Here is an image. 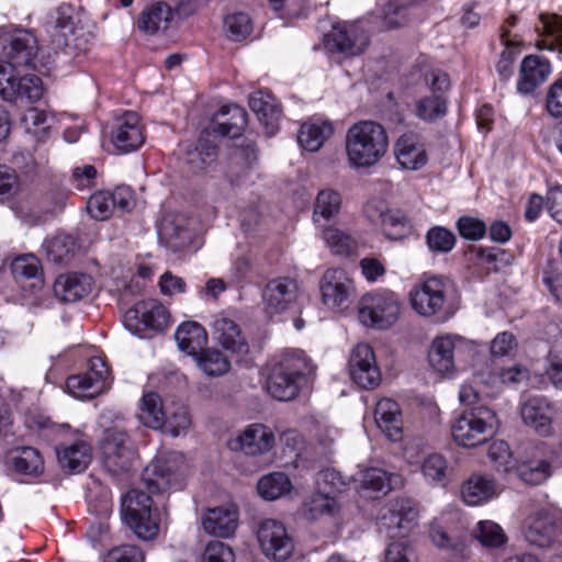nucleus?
Here are the masks:
<instances>
[{
    "mask_svg": "<svg viewBox=\"0 0 562 562\" xmlns=\"http://www.w3.org/2000/svg\"><path fill=\"white\" fill-rule=\"evenodd\" d=\"M166 422L161 429L173 437L186 432L191 426L189 409L183 403H171L166 406Z\"/></svg>",
    "mask_w": 562,
    "mask_h": 562,
    "instance_id": "obj_47",
    "label": "nucleus"
},
{
    "mask_svg": "<svg viewBox=\"0 0 562 562\" xmlns=\"http://www.w3.org/2000/svg\"><path fill=\"white\" fill-rule=\"evenodd\" d=\"M349 372L355 383L362 389H374L381 382V372L373 349L368 344H358L351 351Z\"/></svg>",
    "mask_w": 562,
    "mask_h": 562,
    "instance_id": "obj_15",
    "label": "nucleus"
},
{
    "mask_svg": "<svg viewBox=\"0 0 562 562\" xmlns=\"http://www.w3.org/2000/svg\"><path fill=\"white\" fill-rule=\"evenodd\" d=\"M109 369L104 361L94 357L90 359V368L87 373L68 378L67 389L71 395L78 398H93L106 387Z\"/></svg>",
    "mask_w": 562,
    "mask_h": 562,
    "instance_id": "obj_14",
    "label": "nucleus"
},
{
    "mask_svg": "<svg viewBox=\"0 0 562 562\" xmlns=\"http://www.w3.org/2000/svg\"><path fill=\"white\" fill-rule=\"evenodd\" d=\"M297 293L296 281L289 277H279L268 281L262 291L266 313L272 316L285 312L296 301Z\"/></svg>",
    "mask_w": 562,
    "mask_h": 562,
    "instance_id": "obj_16",
    "label": "nucleus"
},
{
    "mask_svg": "<svg viewBox=\"0 0 562 562\" xmlns=\"http://www.w3.org/2000/svg\"><path fill=\"white\" fill-rule=\"evenodd\" d=\"M536 30L541 35L537 42L539 49L562 53V15L540 13Z\"/></svg>",
    "mask_w": 562,
    "mask_h": 562,
    "instance_id": "obj_33",
    "label": "nucleus"
},
{
    "mask_svg": "<svg viewBox=\"0 0 562 562\" xmlns=\"http://www.w3.org/2000/svg\"><path fill=\"white\" fill-rule=\"evenodd\" d=\"M227 35L233 41H241L251 32V21L248 14L237 12L229 14L224 20Z\"/></svg>",
    "mask_w": 562,
    "mask_h": 562,
    "instance_id": "obj_59",
    "label": "nucleus"
},
{
    "mask_svg": "<svg viewBox=\"0 0 562 562\" xmlns=\"http://www.w3.org/2000/svg\"><path fill=\"white\" fill-rule=\"evenodd\" d=\"M338 510L337 499L319 491L304 503V516L308 520H316L322 516H334Z\"/></svg>",
    "mask_w": 562,
    "mask_h": 562,
    "instance_id": "obj_46",
    "label": "nucleus"
},
{
    "mask_svg": "<svg viewBox=\"0 0 562 562\" xmlns=\"http://www.w3.org/2000/svg\"><path fill=\"white\" fill-rule=\"evenodd\" d=\"M276 443L274 434L263 424L248 425L240 434L229 439L232 451H241L247 456H260L270 451Z\"/></svg>",
    "mask_w": 562,
    "mask_h": 562,
    "instance_id": "obj_17",
    "label": "nucleus"
},
{
    "mask_svg": "<svg viewBox=\"0 0 562 562\" xmlns=\"http://www.w3.org/2000/svg\"><path fill=\"white\" fill-rule=\"evenodd\" d=\"M193 357L196 366L209 376H222L229 371V360L217 349L203 348Z\"/></svg>",
    "mask_w": 562,
    "mask_h": 562,
    "instance_id": "obj_45",
    "label": "nucleus"
},
{
    "mask_svg": "<svg viewBox=\"0 0 562 562\" xmlns=\"http://www.w3.org/2000/svg\"><path fill=\"white\" fill-rule=\"evenodd\" d=\"M525 538L538 548L562 546V513L542 508L531 515L527 520Z\"/></svg>",
    "mask_w": 562,
    "mask_h": 562,
    "instance_id": "obj_9",
    "label": "nucleus"
},
{
    "mask_svg": "<svg viewBox=\"0 0 562 562\" xmlns=\"http://www.w3.org/2000/svg\"><path fill=\"white\" fill-rule=\"evenodd\" d=\"M166 406L157 393L149 392L144 394L137 415L139 422L149 428L161 429L166 422Z\"/></svg>",
    "mask_w": 562,
    "mask_h": 562,
    "instance_id": "obj_41",
    "label": "nucleus"
},
{
    "mask_svg": "<svg viewBox=\"0 0 562 562\" xmlns=\"http://www.w3.org/2000/svg\"><path fill=\"white\" fill-rule=\"evenodd\" d=\"M202 525L209 535L229 538L238 527V509L235 505L209 508L202 518Z\"/></svg>",
    "mask_w": 562,
    "mask_h": 562,
    "instance_id": "obj_21",
    "label": "nucleus"
},
{
    "mask_svg": "<svg viewBox=\"0 0 562 562\" xmlns=\"http://www.w3.org/2000/svg\"><path fill=\"white\" fill-rule=\"evenodd\" d=\"M121 515L125 525L143 541L157 538L160 514L153 498L140 490H131L121 502Z\"/></svg>",
    "mask_w": 562,
    "mask_h": 562,
    "instance_id": "obj_2",
    "label": "nucleus"
},
{
    "mask_svg": "<svg viewBox=\"0 0 562 562\" xmlns=\"http://www.w3.org/2000/svg\"><path fill=\"white\" fill-rule=\"evenodd\" d=\"M551 72V65L548 59L537 56L528 55L520 64L518 91L529 94L535 89L544 82Z\"/></svg>",
    "mask_w": 562,
    "mask_h": 562,
    "instance_id": "obj_26",
    "label": "nucleus"
},
{
    "mask_svg": "<svg viewBox=\"0 0 562 562\" xmlns=\"http://www.w3.org/2000/svg\"><path fill=\"white\" fill-rule=\"evenodd\" d=\"M169 322V312L157 300L150 299L136 303L124 314V325L133 334L140 335L144 329L162 331Z\"/></svg>",
    "mask_w": 562,
    "mask_h": 562,
    "instance_id": "obj_11",
    "label": "nucleus"
},
{
    "mask_svg": "<svg viewBox=\"0 0 562 562\" xmlns=\"http://www.w3.org/2000/svg\"><path fill=\"white\" fill-rule=\"evenodd\" d=\"M12 273L16 280H41L40 261L33 255L21 256L12 262Z\"/></svg>",
    "mask_w": 562,
    "mask_h": 562,
    "instance_id": "obj_62",
    "label": "nucleus"
},
{
    "mask_svg": "<svg viewBox=\"0 0 562 562\" xmlns=\"http://www.w3.org/2000/svg\"><path fill=\"white\" fill-rule=\"evenodd\" d=\"M374 418L378 427L391 441L402 439L403 420L400 405L391 398L380 400L374 409Z\"/></svg>",
    "mask_w": 562,
    "mask_h": 562,
    "instance_id": "obj_29",
    "label": "nucleus"
},
{
    "mask_svg": "<svg viewBox=\"0 0 562 562\" xmlns=\"http://www.w3.org/2000/svg\"><path fill=\"white\" fill-rule=\"evenodd\" d=\"M37 54V41L30 32H19L3 41V63L14 68L30 67Z\"/></svg>",
    "mask_w": 562,
    "mask_h": 562,
    "instance_id": "obj_19",
    "label": "nucleus"
},
{
    "mask_svg": "<svg viewBox=\"0 0 562 562\" xmlns=\"http://www.w3.org/2000/svg\"><path fill=\"white\" fill-rule=\"evenodd\" d=\"M496 495V484L494 480L473 475L461 486V496L468 505L476 506Z\"/></svg>",
    "mask_w": 562,
    "mask_h": 562,
    "instance_id": "obj_39",
    "label": "nucleus"
},
{
    "mask_svg": "<svg viewBox=\"0 0 562 562\" xmlns=\"http://www.w3.org/2000/svg\"><path fill=\"white\" fill-rule=\"evenodd\" d=\"M417 516L418 510L412 499L397 498L391 502L389 512L382 519L387 528L398 529V535H404L411 529Z\"/></svg>",
    "mask_w": 562,
    "mask_h": 562,
    "instance_id": "obj_34",
    "label": "nucleus"
},
{
    "mask_svg": "<svg viewBox=\"0 0 562 562\" xmlns=\"http://www.w3.org/2000/svg\"><path fill=\"white\" fill-rule=\"evenodd\" d=\"M551 404L543 396H531L520 408L524 423L541 436H549L552 430Z\"/></svg>",
    "mask_w": 562,
    "mask_h": 562,
    "instance_id": "obj_24",
    "label": "nucleus"
},
{
    "mask_svg": "<svg viewBox=\"0 0 562 562\" xmlns=\"http://www.w3.org/2000/svg\"><path fill=\"white\" fill-rule=\"evenodd\" d=\"M158 235L165 240L167 246L173 251H180L189 246L191 241V232L173 221L165 218L158 228Z\"/></svg>",
    "mask_w": 562,
    "mask_h": 562,
    "instance_id": "obj_48",
    "label": "nucleus"
},
{
    "mask_svg": "<svg viewBox=\"0 0 562 562\" xmlns=\"http://www.w3.org/2000/svg\"><path fill=\"white\" fill-rule=\"evenodd\" d=\"M488 458L497 472L513 474L517 459L513 458L507 442L503 440L492 442L488 448Z\"/></svg>",
    "mask_w": 562,
    "mask_h": 562,
    "instance_id": "obj_50",
    "label": "nucleus"
},
{
    "mask_svg": "<svg viewBox=\"0 0 562 562\" xmlns=\"http://www.w3.org/2000/svg\"><path fill=\"white\" fill-rule=\"evenodd\" d=\"M546 110L552 117H562V77L554 80L546 94ZM557 146L562 153V122L559 127Z\"/></svg>",
    "mask_w": 562,
    "mask_h": 562,
    "instance_id": "obj_55",
    "label": "nucleus"
},
{
    "mask_svg": "<svg viewBox=\"0 0 562 562\" xmlns=\"http://www.w3.org/2000/svg\"><path fill=\"white\" fill-rule=\"evenodd\" d=\"M346 154L355 169L370 168L386 154L389 137L385 128L374 121H360L346 133Z\"/></svg>",
    "mask_w": 562,
    "mask_h": 562,
    "instance_id": "obj_1",
    "label": "nucleus"
},
{
    "mask_svg": "<svg viewBox=\"0 0 562 562\" xmlns=\"http://www.w3.org/2000/svg\"><path fill=\"white\" fill-rule=\"evenodd\" d=\"M325 43L330 50L357 56L366 50L369 36L358 22H339L334 24L331 31L326 34Z\"/></svg>",
    "mask_w": 562,
    "mask_h": 562,
    "instance_id": "obj_13",
    "label": "nucleus"
},
{
    "mask_svg": "<svg viewBox=\"0 0 562 562\" xmlns=\"http://www.w3.org/2000/svg\"><path fill=\"white\" fill-rule=\"evenodd\" d=\"M512 475L527 485H540L552 475V463L544 445L527 447L517 459Z\"/></svg>",
    "mask_w": 562,
    "mask_h": 562,
    "instance_id": "obj_10",
    "label": "nucleus"
},
{
    "mask_svg": "<svg viewBox=\"0 0 562 562\" xmlns=\"http://www.w3.org/2000/svg\"><path fill=\"white\" fill-rule=\"evenodd\" d=\"M9 462L16 472L37 475L43 471V459L40 452L32 447L13 449L9 454Z\"/></svg>",
    "mask_w": 562,
    "mask_h": 562,
    "instance_id": "obj_44",
    "label": "nucleus"
},
{
    "mask_svg": "<svg viewBox=\"0 0 562 562\" xmlns=\"http://www.w3.org/2000/svg\"><path fill=\"white\" fill-rule=\"evenodd\" d=\"M447 470L446 459L437 453L428 456L422 464L423 475L431 484L446 485L448 482Z\"/></svg>",
    "mask_w": 562,
    "mask_h": 562,
    "instance_id": "obj_54",
    "label": "nucleus"
},
{
    "mask_svg": "<svg viewBox=\"0 0 562 562\" xmlns=\"http://www.w3.org/2000/svg\"><path fill=\"white\" fill-rule=\"evenodd\" d=\"M212 331L215 340L224 349L237 355H246L248 352V341L234 319L224 315L215 316Z\"/></svg>",
    "mask_w": 562,
    "mask_h": 562,
    "instance_id": "obj_20",
    "label": "nucleus"
},
{
    "mask_svg": "<svg viewBox=\"0 0 562 562\" xmlns=\"http://www.w3.org/2000/svg\"><path fill=\"white\" fill-rule=\"evenodd\" d=\"M145 137L135 112H126L119 119L112 142L121 153H131L144 144Z\"/></svg>",
    "mask_w": 562,
    "mask_h": 562,
    "instance_id": "obj_23",
    "label": "nucleus"
},
{
    "mask_svg": "<svg viewBox=\"0 0 562 562\" xmlns=\"http://www.w3.org/2000/svg\"><path fill=\"white\" fill-rule=\"evenodd\" d=\"M395 156L403 169L418 170L427 162L424 146L414 134H404L395 143Z\"/></svg>",
    "mask_w": 562,
    "mask_h": 562,
    "instance_id": "obj_31",
    "label": "nucleus"
},
{
    "mask_svg": "<svg viewBox=\"0 0 562 562\" xmlns=\"http://www.w3.org/2000/svg\"><path fill=\"white\" fill-rule=\"evenodd\" d=\"M247 125V112L237 104L224 105L216 113L212 132L222 137L237 138Z\"/></svg>",
    "mask_w": 562,
    "mask_h": 562,
    "instance_id": "obj_27",
    "label": "nucleus"
},
{
    "mask_svg": "<svg viewBox=\"0 0 562 562\" xmlns=\"http://www.w3.org/2000/svg\"><path fill=\"white\" fill-rule=\"evenodd\" d=\"M142 480L153 494L166 492L177 480V469L167 458H157L143 471Z\"/></svg>",
    "mask_w": 562,
    "mask_h": 562,
    "instance_id": "obj_25",
    "label": "nucleus"
},
{
    "mask_svg": "<svg viewBox=\"0 0 562 562\" xmlns=\"http://www.w3.org/2000/svg\"><path fill=\"white\" fill-rule=\"evenodd\" d=\"M257 538L265 555L274 561H285L294 551L293 539L279 520H262L257 530Z\"/></svg>",
    "mask_w": 562,
    "mask_h": 562,
    "instance_id": "obj_12",
    "label": "nucleus"
},
{
    "mask_svg": "<svg viewBox=\"0 0 562 562\" xmlns=\"http://www.w3.org/2000/svg\"><path fill=\"white\" fill-rule=\"evenodd\" d=\"M78 24L77 10L70 3H63L49 16L53 42L58 47L68 45V37L74 34Z\"/></svg>",
    "mask_w": 562,
    "mask_h": 562,
    "instance_id": "obj_30",
    "label": "nucleus"
},
{
    "mask_svg": "<svg viewBox=\"0 0 562 562\" xmlns=\"http://www.w3.org/2000/svg\"><path fill=\"white\" fill-rule=\"evenodd\" d=\"M498 419L493 409L480 405L463 413L451 426L454 441L462 447L473 448L493 437Z\"/></svg>",
    "mask_w": 562,
    "mask_h": 562,
    "instance_id": "obj_3",
    "label": "nucleus"
},
{
    "mask_svg": "<svg viewBox=\"0 0 562 562\" xmlns=\"http://www.w3.org/2000/svg\"><path fill=\"white\" fill-rule=\"evenodd\" d=\"M400 312V301L390 291L367 293L358 303L360 323L371 328H390L397 322Z\"/></svg>",
    "mask_w": 562,
    "mask_h": 562,
    "instance_id": "obj_5",
    "label": "nucleus"
},
{
    "mask_svg": "<svg viewBox=\"0 0 562 562\" xmlns=\"http://www.w3.org/2000/svg\"><path fill=\"white\" fill-rule=\"evenodd\" d=\"M323 238L331 251L338 255H348L356 248L353 238L335 227L325 228Z\"/></svg>",
    "mask_w": 562,
    "mask_h": 562,
    "instance_id": "obj_57",
    "label": "nucleus"
},
{
    "mask_svg": "<svg viewBox=\"0 0 562 562\" xmlns=\"http://www.w3.org/2000/svg\"><path fill=\"white\" fill-rule=\"evenodd\" d=\"M15 69L0 61V97L7 102L38 101L44 91L42 80L35 75L18 77Z\"/></svg>",
    "mask_w": 562,
    "mask_h": 562,
    "instance_id": "obj_8",
    "label": "nucleus"
},
{
    "mask_svg": "<svg viewBox=\"0 0 562 562\" xmlns=\"http://www.w3.org/2000/svg\"><path fill=\"white\" fill-rule=\"evenodd\" d=\"M413 308L422 316H435L439 321L447 319L452 312L447 301V285L436 277L419 283L411 292Z\"/></svg>",
    "mask_w": 562,
    "mask_h": 562,
    "instance_id": "obj_6",
    "label": "nucleus"
},
{
    "mask_svg": "<svg viewBox=\"0 0 562 562\" xmlns=\"http://www.w3.org/2000/svg\"><path fill=\"white\" fill-rule=\"evenodd\" d=\"M175 339L181 351L198 355L207 341L205 329L196 322H184L176 330Z\"/></svg>",
    "mask_w": 562,
    "mask_h": 562,
    "instance_id": "obj_37",
    "label": "nucleus"
},
{
    "mask_svg": "<svg viewBox=\"0 0 562 562\" xmlns=\"http://www.w3.org/2000/svg\"><path fill=\"white\" fill-rule=\"evenodd\" d=\"M291 488L289 477L281 472H273L265 475L258 481L257 490L261 497L268 501H274L286 494Z\"/></svg>",
    "mask_w": 562,
    "mask_h": 562,
    "instance_id": "obj_49",
    "label": "nucleus"
},
{
    "mask_svg": "<svg viewBox=\"0 0 562 562\" xmlns=\"http://www.w3.org/2000/svg\"><path fill=\"white\" fill-rule=\"evenodd\" d=\"M359 482L363 492L375 494L371 495L372 497H379V494L385 495L393 488L398 482V476L379 468H369L360 473Z\"/></svg>",
    "mask_w": 562,
    "mask_h": 562,
    "instance_id": "obj_40",
    "label": "nucleus"
},
{
    "mask_svg": "<svg viewBox=\"0 0 562 562\" xmlns=\"http://www.w3.org/2000/svg\"><path fill=\"white\" fill-rule=\"evenodd\" d=\"M317 488L324 494L336 495L346 490L347 483L339 472L334 469H326L318 473L316 480Z\"/></svg>",
    "mask_w": 562,
    "mask_h": 562,
    "instance_id": "obj_60",
    "label": "nucleus"
},
{
    "mask_svg": "<svg viewBox=\"0 0 562 562\" xmlns=\"http://www.w3.org/2000/svg\"><path fill=\"white\" fill-rule=\"evenodd\" d=\"M211 134L209 130L203 131L198 144L187 150L186 161L193 171H203L216 160L217 145L210 138Z\"/></svg>",
    "mask_w": 562,
    "mask_h": 562,
    "instance_id": "obj_35",
    "label": "nucleus"
},
{
    "mask_svg": "<svg viewBox=\"0 0 562 562\" xmlns=\"http://www.w3.org/2000/svg\"><path fill=\"white\" fill-rule=\"evenodd\" d=\"M454 342L450 337H437L434 339L429 352V364L439 373L451 372L453 361Z\"/></svg>",
    "mask_w": 562,
    "mask_h": 562,
    "instance_id": "obj_42",
    "label": "nucleus"
},
{
    "mask_svg": "<svg viewBox=\"0 0 562 562\" xmlns=\"http://www.w3.org/2000/svg\"><path fill=\"white\" fill-rule=\"evenodd\" d=\"M321 292L327 307H344L355 294L353 282L345 270L329 269L321 280Z\"/></svg>",
    "mask_w": 562,
    "mask_h": 562,
    "instance_id": "obj_18",
    "label": "nucleus"
},
{
    "mask_svg": "<svg viewBox=\"0 0 562 562\" xmlns=\"http://www.w3.org/2000/svg\"><path fill=\"white\" fill-rule=\"evenodd\" d=\"M249 106L265 126L266 133L273 136L279 130L281 119V109L274 99L270 94L258 91L249 97Z\"/></svg>",
    "mask_w": 562,
    "mask_h": 562,
    "instance_id": "obj_32",
    "label": "nucleus"
},
{
    "mask_svg": "<svg viewBox=\"0 0 562 562\" xmlns=\"http://www.w3.org/2000/svg\"><path fill=\"white\" fill-rule=\"evenodd\" d=\"M334 133V127L328 121H310L301 125L297 142L308 151H317Z\"/></svg>",
    "mask_w": 562,
    "mask_h": 562,
    "instance_id": "obj_36",
    "label": "nucleus"
},
{
    "mask_svg": "<svg viewBox=\"0 0 562 562\" xmlns=\"http://www.w3.org/2000/svg\"><path fill=\"white\" fill-rule=\"evenodd\" d=\"M87 210L95 220L109 218L114 210L110 192L100 191L91 195L87 202Z\"/></svg>",
    "mask_w": 562,
    "mask_h": 562,
    "instance_id": "obj_63",
    "label": "nucleus"
},
{
    "mask_svg": "<svg viewBox=\"0 0 562 562\" xmlns=\"http://www.w3.org/2000/svg\"><path fill=\"white\" fill-rule=\"evenodd\" d=\"M173 11L165 2H157L146 8L137 21L138 29L147 34H155L160 30H166L171 22Z\"/></svg>",
    "mask_w": 562,
    "mask_h": 562,
    "instance_id": "obj_38",
    "label": "nucleus"
},
{
    "mask_svg": "<svg viewBox=\"0 0 562 562\" xmlns=\"http://www.w3.org/2000/svg\"><path fill=\"white\" fill-rule=\"evenodd\" d=\"M341 195L333 189L321 190L315 199L313 210V222L321 225L334 218L340 211Z\"/></svg>",
    "mask_w": 562,
    "mask_h": 562,
    "instance_id": "obj_43",
    "label": "nucleus"
},
{
    "mask_svg": "<svg viewBox=\"0 0 562 562\" xmlns=\"http://www.w3.org/2000/svg\"><path fill=\"white\" fill-rule=\"evenodd\" d=\"M103 562H145V553L135 544H121L110 549Z\"/></svg>",
    "mask_w": 562,
    "mask_h": 562,
    "instance_id": "obj_61",
    "label": "nucleus"
},
{
    "mask_svg": "<svg viewBox=\"0 0 562 562\" xmlns=\"http://www.w3.org/2000/svg\"><path fill=\"white\" fill-rule=\"evenodd\" d=\"M203 562H235V554L229 546L211 541L204 550Z\"/></svg>",
    "mask_w": 562,
    "mask_h": 562,
    "instance_id": "obj_64",
    "label": "nucleus"
},
{
    "mask_svg": "<svg viewBox=\"0 0 562 562\" xmlns=\"http://www.w3.org/2000/svg\"><path fill=\"white\" fill-rule=\"evenodd\" d=\"M56 453L60 467L69 473L85 471L92 460L91 445L83 437L71 443L57 446Z\"/></svg>",
    "mask_w": 562,
    "mask_h": 562,
    "instance_id": "obj_22",
    "label": "nucleus"
},
{
    "mask_svg": "<svg viewBox=\"0 0 562 562\" xmlns=\"http://www.w3.org/2000/svg\"><path fill=\"white\" fill-rule=\"evenodd\" d=\"M93 286V280L86 273L59 276L54 283L55 295L63 302L74 303L87 296Z\"/></svg>",
    "mask_w": 562,
    "mask_h": 562,
    "instance_id": "obj_28",
    "label": "nucleus"
},
{
    "mask_svg": "<svg viewBox=\"0 0 562 562\" xmlns=\"http://www.w3.org/2000/svg\"><path fill=\"white\" fill-rule=\"evenodd\" d=\"M311 371L308 361L301 352L286 353L272 368L267 390L278 401H291L299 393V381Z\"/></svg>",
    "mask_w": 562,
    "mask_h": 562,
    "instance_id": "obj_4",
    "label": "nucleus"
},
{
    "mask_svg": "<svg viewBox=\"0 0 562 562\" xmlns=\"http://www.w3.org/2000/svg\"><path fill=\"white\" fill-rule=\"evenodd\" d=\"M385 236L390 239H402L411 231L407 216L400 210H389L381 224Z\"/></svg>",
    "mask_w": 562,
    "mask_h": 562,
    "instance_id": "obj_52",
    "label": "nucleus"
},
{
    "mask_svg": "<svg viewBox=\"0 0 562 562\" xmlns=\"http://www.w3.org/2000/svg\"><path fill=\"white\" fill-rule=\"evenodd\" d=\"M446 111V101L438 93L423 98L416 104V113L424 121H435L442 117Z\"/></svg>",
    "mask_w": 562,
    "mask_h": 562,
    "instance_id": "obj_56",
    "label": "nucleus"
},
{
    "mask_svg": "<svg viewBox=\"0 0 562 562\" xmlns=\"http://www.w3.org/2000/svg\"><path fill=\"white\" fill-rule=\"evenodd\" d=\"M76 254L75 239L71 236H56L47 247V257L57 265H67Z\"/></svg>",
    "mask_w": 562,
    "mask_h": 562,
    "instance_id": "obj_51",
    "label": "nucleus"
},
{
    "mask_svg": "<svg viewBox=\"0 0 562 562\" xmlns=\"http://www.w3.org/2000/svg\"><path fill=\"white\" fill-rule=\"evenodd\" d=\"M426 241L431 251L447 254L453 248L456 236L447 228L436 226L428 231Z\"/></svg>",
    "mask_w": 562,
    "mask_h": 562,
    "instance_id": "obj_58",
    "label": "nucleus"
},
{
    "mask_svg": "<svg viewBox=\"0 0 562 562\" xmlns=\"http://www.w3.org/2000/svg\"><path fill=\"white\" fill-rule=\"evenodd\" d=\"M474 533L476 539L484 547L499 548L507 541V537L503 528L491 520H482L477 522Z\"/></svg>",
    "mask_w": 562,
    "mask_h": 562,
    "instance_id": "obj_53",
    "label": "nucleus"
},
{
    "mask_svg": "<svg viewBox=\"0 0 562 562\" xmlns=\"http://www.w3.org/2000/svg\"><path fill=\"white\" fill-rule=\"evenodd\" d=\"M101 452L104 467L114 475L128 471L136 458L135 447L130 436L117 427L104 431Z\"/></svg>",
    "mask_w": 562,
    "mask_h": 562,
    "instance_id": "obj_7",
    "label": "nucleus"
}]
</instances>
